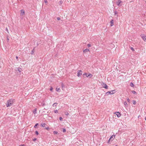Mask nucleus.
Returning a JSON list of instances; mask_svg holds the SVG:
<instances>
[{
    "mask_svg": "<svg viewBox=\"0 0 146 146\" xmlns=\"http://www.w3.org/2000/svg\"><path fill=\"white\" fill-rule=\"evenodd\" d=\"M15 101V100L13 99H11L8 100L6 104V106L7 107H8L9 106H11L13 103Z\"/></svg>",
    "mask_w": 146,
    "mask_h": 146,
    "instance_id": "nucleus-1",
    "label": "nucleus"
},
{
    "mask_svg": "<svg viewBox=\"0 0 146 146\" xmlns=\"http://www.w3.org/2000/svg\"><path fill=\"white\" fill-rule=\"evenodd\" d=\"M115 93V90H112L111 91H108L106 93V94L107 96L109 94H114Z\"/></svg>",
    "mask_w": 146,
    "mask_h": 146,
    "instance_id": "nucleus-2",
    "label": "nucleus"
},
{
    "mask_svg": "<svg viewBox=\"0 0 146 146\" xmlns=\"http://www.w3.org/2000/svg\"><path fill=\"white\" fill-rule=\"evenodd\" d=\"M83 75H85L86 76V77H89L90 78H91L92 76V75L91 74H88L86 73L84 74Z\"/></svg>",
    "mask_w": 146,
    "mask_h": 146,
    "instance_id": "nucleus-3",
    "label": "nucleus"
},
{
    "mask_svg": "<svg viewBox=\"0 0 146 146\" xmlns=\"http://www.w3.org/2000/svg\"><path fill=\"white\" fill-rule=\"evenodd\" d=\"M122 3V2L120 0H119L118 1L116 2L117 5L119 7H120L121 5V3Z\"/></svg>",
    "mask_w": 146,
    "mask_h": 146,
    "instance_id": "nucleus-4",
    "label": "nucleus"
},
{
    "mask_svg": "<svg viewBox=\"0 0 146 146\" xmlns=\"http://www.w3.org/2000/svg\"><path fill=\"white\" fill-rule=\"evenodd\" d=\"M82 71L81 70H79L78 71V72L77 73V76L78 77H80V76L82 75Z\"/></svg>",
    "mask_w": 146,
    "mask_h": 146,
    "instance_id": "nucleus-5",
    "label": "nucleus"
},
{
    "mask_svg": "<svg viewBox=\"0 0 146 146\" xmlns=\"http://www.w3.org/2000/svg\"><path fill=\"white\" fill-rule=\"evenodd\" d=\"M115 138V135H112L111 136L108 140V142H109L110 140L112 141Z\"/></svg>",
    "mask_w": 146,
    "mask_h": 146,
    "instance_id": "nucleus-6",
    "label": "nucleus"
},
{
    "mask_svg": "<svg viewBox=\"0 0 146 146\" xmlns=\"http://www.w3.org/2000/svg\"><path fill=\"white\" fill-rule=\"evenodd\" d=\"M116 114L118 117H119L121 116V114L119 112H117L115 113Z\"/></svg>",
    "mask_w": 146,
    "mask_h": 146,
    "instance_id": "nucleus-7",
    "label": "nucleus"
},
{
    "mask_svg": "<svg viewBox=\"0 0 146 146\" xmlns=\"http://www.w3.org/2000/svg\"><path fill=\"white\" fill-rule=\"evenodd\" d=\"M141 37L144 41H146V36L144 35H141Z\"/></svg>",
    "mask_w": 146,
    "mask_h": 146,
    "instance_id": "nucleus-8",
    "label": "nucleus"
},
{
    "mask_svg": "<svg viewBox=\"0 0 146 146\" xmlns=\"http://www.w3.org/2000/svg\"><path fill=\"white\" fill-rule=\"evenodd\" d=\"M25 11L23 10H21V15H24L25 14Z\"/></svg>",
    "mask_w": 146,
    "mask_h": 146,
    "instance_id": "nucleus-9",
    "label": "nucleus"
},
{
    "mask_svg": "<svg viewBox=\"0 0 146 146\" xmlns=\"http://www.w3.org/2000/svg\"><path fill=\"white\" fill-rule=\"evenodd\" d=\"M103 87L106 89H107L108 88V86L106 84H104Z\"/></svg>",
    "mask_w": 146,
    "mask_h": 146,
    "instance_id": "nucleus-10",
    "label": "nucleus"
},
{
    "mask_svg": "<svg viewBox=\"0 0 146 146\" xmlns=\"http://www.w3.org/2000/svg\"><path fill=\"white\" fill-rule=\"evenodd\" d=\"M110 23H111V26H112L113 25V20H111L110 21Z\"/></svg>",
    "mask_w": 146,
    "mask_h": 146,
    "instance_id": "nucleus-11",
    "label": "nucleus"
},
{
    "mask_svg": "<svg viewBox=\"0 0 146 146\" xmlns=\"http://www.w3.org/2000/svg\"><path fill=\"white\" fill-rule=\"evenodd\" d=\"M124 104L125 107H128V104L126 102H125L124 103Z\"/></svg>",
    "mask_w": 146,
    "mask_h": 146,
    "instance_id": "nucleus-12",
    "label": "nucleus"
},
{
    "mask_svg": "<svg viewBox=\"0 0 146 146\" xmlns=\"http://www.w3.org/2000/svg\"><path fill=\"white\" fill-rule=\"evenodd\" d=\"M89 51V50L88 49H86L83 51L84 52H86Z\"/></svg>",
    "mask_w": 146,
    "mask_h": 146,
    "instance_id": "nucleus-13",
    "label": "nucleus"
},
{
    "mask_svg": "<svg viewBox=\"0 0 146 146\" xmlns=\"http://www.w3.org/2000/svg\"><path fill=\"white\" fill-rule=\"evenodd\" d=\"M57 103H54L53 104V107H56V106L57 105Z\"/></svg>",
    "mask_w": 146,
    "mask_h": 146,
    "instance_id": "nucleus-14",
    "label": "nucleus"
},
{
    "mask_svg": "<svg viewBox=\"0 0 146 146\" xmlns=\"http://www.w3.org/2000/svg\"><path fill=\"white\" fill-rule=\"evenodd\" d=\"M21 69L20 68H17V70L19 71L20 72H21Z\"/></svg>",
    "mask_w": 146,
    "mask_h": 146,
    "instance_id": "nucleus-15",
    "label": "nucleus"
},
{
    "mask_svg": "<svg viewBox=\"0 0 146 146\" xmlns=\"http://www.w3.org/2000/svg\"><path fill=\"white\" fill-rule=\"evenodd\" d=\"M33 113L34 114H35L36 113V109H35L33 110Z\"/></svg>",
    "mask_w": 146,
    "mask_h": 146,
    "instance_id": "nucleus-16",
    "label": "nucleus"
},
{
    "mask_svg": "<svg viewBox=\"0 0 146 146\" xmlns=\"http://www.w3.org/2000/svg\"><path fill=\"white\" fill-rule=\"evenodd\" d=\"M56 90L57 92H60V89L59 88H56Z\"/></svg>",
    "mask_w": 146,
    "mask_h": 146,
    "instance_id": "nucleus-17",
    "label": "nucleus"
},
{
    "mask_svg": "<svg viewBox=\"0 0 146 146\" xmlns=\"http://www.w3.org/2000/svg\"><path fill=\"white\" fill-rule=\"evenodd\" d=\"M130 86L131 87H133L134 86V85L132 82H131L130 84Z\"/></svg>",
    "mask_w": 146,
    "mask_h": 146,
    "instance_id": "nucleus-18",
    "label": "nucleus"
},
{
    "mask_svg": "<svg viewBox=\"0 0 146 146\" xmlns=\"http://www.w3.org/2000/svg\"><path fill=\"white\" fill-rule=\"evenodd\" d=\"M46 124L45 123L41 124V126L43 127H44Z\"/></svg>",
    "mask_w": 146,
    "mask_h": 146,
    "instance_id": "nucleus-19",
    "label": "nucleus"
},
{
    "mask_svg": "<svg viewBox=\"0 0 146 146\" xmlns=\"http://www.w3.org/2000/svg\"><path fill=\"white\" fill-rule=\"evenodd\" d=\"M38 125V123H36L35 124V125L34 126V127L35 128H36V126H37V125Z\"/></svg>",
    "mask_w": 146,
    "mask_h": 146,
    "instance_id": "nucleus-20",
    "label": "nucleus"
},
{
    "mask_svg": "<svg viewBox=\"0 0 146 146\" xmlns=\"http://www.w3.org/2000/svg\"><path fill=\"white\" fill-rule=\"evenodd\" d=\"M133 104H134V105L135 104H136V102L135 100H133Z\"/></svg>",
    "mask_w": 146,
    "mask_h": 146,
    "instance_id": "nucleus-21",
    "label": "nucleus"
},
{
    "mask_svg": "<svg viewBox=\"0 0 146 146\" xmlns=\"http://www.w3.org/2000/svg\"><path fill=\"white\" fill-rule=\"evenodd\" d=\"M54 111L55 113H58V111L57 110H56Z\"/></svg>",
    "mask_w": 146,
    "mask_h": 146,
    "instance_id": "nucleus-22",
    "label": "nucleus"
},
{
    "mask_svg": "<svg viewBox=\"0 0 146 146\" xmlns=\"http://www.w3.org/2000/svg\"><path fill=\"white\" fill-rule=\"evenodd\" d=\"M62 131L63 132H64V133L65 132H66V129H63Z\"/></svg>",
    "mask_w": 146,
    "mask_h": 146,
    "instance_id": "nucleus-23",
    "label": "nucleus"
},
{
    "mask_svg": "<svg viewBox=\"0 0 146 146\" xmlns=\"http://www.w3.org/2000/svg\"><path fill=\"white\" fill-rule=\"evenodd\" d=\"M54 134H56L58 132L56 131H54L53 132Z\"/></svg>",
    "mask_w": 146,
    "mask_h": 146,
    "instance_id": "nucleus-24",
    "label": "nucleus"
},
{
    "mask_svg": "<svg viewBox=\"0 0 146 146\" xmlns=\"http://www.w3.org/2000/svg\"><path fill=\"white\" fill-rule=\"evenodd\" d=\"M62 117H59V119L60 120V121H62Z\"/></svg>",
    "mask_w": 146,
    "mask_h": 146,
    "instance_id": "nucleus-25",
    "label": "nucleus"
},
{
    "mask_svg": "<svg viewBox=\"0 0 146 146\" xmlns=\"http://www.w3.org/2000/svg\"><path fill=\"white\" fill-rule=\"evenodd\" d=\"M35 133L36 135H38V132L37 131H35Z\"/></svg>",
    "mask_w": 146,
    "mask_h": 146,
    "instance_id": "nucleus-26",
    "label": "nucleus"
},
{
    "mask_svg": "<svg viewBox=\"0 0 146 146\" xmlns=\"http://www.w3.org/2000/svg\"><path fill=\"white\" fill-rule=\"evenodd\" d=\"M87 46L88 47H90L91 46V45L90 44H87Z\"/></svg>",
    "mask_w": 146,
    "mask_h": 146,
    "instance_id": "nucleus-27",
    "label": "nucleus"
},
{
    "mask_svg": "<svg viewBox=\"0 0 146 146\" xmlns=\"http://www.w3.org/2000/svg\"><path fill=\"white\" fill-rule=\"evenodd\" d=\"M127 102H129V103L130 102V100H129V98H128L127 99Z\"/></svg>",
    "mask_w": 146,
    "mask_h": 146,
    "instance_id": "nucleus-28",
    "label": "nucleus"
},
{
    "mask_svg": "<svg viewBox=\"0 0 146 146\" xmlns=\"http://www.w3.org/2000/svg\"><path fill=\"white\" fill-rule=\"evenodd\" d=\"M131 49L133 51L134 50V48L133 47H131Z\"/></svg>",
    "mask_w": 146,
    "mask_h": 146,
    "instance_id": "nucleus-29",
    "label": "nucleus"
},
{
    "mask_svg": "<svg viewBox=\"0 0 146 146\" xmlns=\"http://www.w3.org/2000/svg\"><path fill=\"white\" fill-rule=\"evenodd\" d=\"M44 1L46 3H48V2L47 1V0H44Z\"/></svg>",
    "mask_w": 146,
    "mask_h": 146,
    "instance_id": "nucleus-30",
    "label": "nucleus"
},
{
    "mask_svg": "<svg viewBox=\"0 0 146 146\" xmlns=\"http://www.w3.org/2000/svg\"><path fill=\"white\" fill-rule=\"evenodd\" d=\"M132 92L134 94H135L136 93V92L135 91H132Z\"/></svg>",
    "mask_w": 146,
    "mask_h": 146,
    "instance_id": "nucleus-31",
    "label": "nucleus"
},
{
    "mask_svg": "<svg viewBox=\"0 0 146 146\" xmlns=\"http://www.w3.org/2000/svg\"><path fill=\"white\" fill-rule=\"evenodd\" d=\"M52 90H53V88L52 87H51L50 89V90L51 91H52Z\"/></svg>",
    "mask_w": 146,
    "mask_h": 146,
    "instance_id": "nucleus-32",
    "label": "nucleus"
},
{
    "mask_svg": "<svg viewBox=\"0 0 146 146\" xmlns=\"http://www.w3.org/2000/svg\"><path fill=\"white\" fill-rule=\"evenodd\" d=\"M57 20H60V18L59 17H58L57 18Z\"/></svg>",
    "mask_w": 146,
    "mask_h": 146,
    "instance_id": "nucleus-33",
    "label": "nucleus"
},
{
    "mask_svg": "<svg viewBox=\"0 0 146 146\" xmlns=\"http://www.w3.org/2000/svg\"><path fill=\"white\" fill-rule=\"evenodd\" d=\"M62 88L64 87V84H62Z\"/></svg>",
    "mask_w": 146,
    "mask_h": 146,
    "instance_id": "nucleus-34",
    "label": "nucleus"
},
{
    "mask_svg": "<svg viewBox=\"0 0 146 146\" xmlns=\"http://www.w3.org/2000/svg\"><path fill=\"white\" fill-rule=\"evenodd\" d=\"M47 130H49V128L48 127H47L46 128Z\"/></svg>",
    "mask_w": 146,
    "mask_h": 146,
    "instance_id": "nucleus-35",
    "label": "nucleus"
},
{
    "mask_svg": "<svg viewBox=\"0 0 146 146\" xmlns=\"http://www.w3.org/2000/svg\"><path fill=\"white\" fill-rule=\"evenodd\" d=\"M9 41V38H7V42H8Z\"/></svg>",
    "mask_w": 146,
    "mask_h": 146,
    "instance_id": "nucleus-36",
    "label": "nucleus"
},
{
    "mask_svg": "<svg viewBox=\"0 0 146 146\" xmlns=\"http://www.w3.org/2000/svg\"><path fill=\"white\" fill-rule=\"evenodd\" d=\"M62 1H61L60 2V4H62Z\"/></svg>",
    "mask_w": 146,
    "mask_h": 146,
    "instance_id": "nucleus-37",
    "label": "nucleus"
},
{
    "mask_svg": "<svg viewBox=\"0 0 146 146\" xmlns=\"http://www.w3.org/2000/svg\"><path fill=\"white\" fill-rule=\"evenodd\" d=\"M33 50H32V51H31V54H33Z\"/></svg>",
    "mask_w": 146,
    "mask_h": 146,
    "instance_id": "nucleus-38",
    "label": "nucleus"
},
{
    "mask_svg": "<svg viewBox=\"0 0 146 146\" xmlns=\"http://www.w3.org/2000/svg\"><path fill=\"white\" fill-rule=\"evenodd\" d=\"M36 139V138H35V139H33V141H35Z\"/></svg>",
    "mask_w": 146,
    "mask_h": 146,
    "instance_id": "nucleus-39",
    "label": "nucleus"
},
{
    "mask_svg": "<svg viewBox=\"0 0 146 146\" xmlns=\"http://www.w3.org/2000/svg\"><path fill=\"white\" fill-rule=\"evenodd\" d=\"M20 146H24V144H22V145H21Z\"/></svg>",
    "mask_w": 146,
    "mask_h": 146,
    "instance_id": "nucleus-40",
    "label": "nucleus"
},
{
    "mask_svg": "<svg viewBox=\"0 0 146 146\" xmlns=\"http://www.w3.org/2000/svg\"><path fill=\"white\" fill-rule=\"evenodd\" d=\"M16 59H17L18 58V56H16Z\"/></svg>",
    "mask_w": 146,
    "mask_h": 146,
    "instance_id": "nucleus-41",
    "label": "nucleus"
},
{
    "mask_svg": "<svg viewBox=\"0 0 146 146\" xmlns=\"http://www.w3.org/2000/svg\"><path fill=\"white\" fill-rule=\"evenodd\" d=\"M6 30H7V31H8V29L7 28H6Z\"/></svg>",
    "mask_w": 146,
    "mask_h": 146,
    "instance_id": "nucleus-42",
    "label": "nucleus"
},
{
    "mask_svg": "<svg viewBox=\"0 0 146 146\" xmlns=\"http://www.w3.org/2000/svg\"><path fill=\"white\" fill-rule=\"evenodd\" d=\"M145 120H146V116L145 117Z\"/></svg>",
    "mask_w": 146,
    "mask_h": 146,
    "instance_id": "nucleus-43",
    "label": "nucleus"
},
{
    "mask_svg": "<svg viewBox=\"0 0 146 146\" xmlns=\"http://www.w3.org/2000/svg\"><path fill=\"white\" fill-rule=\"evenodd\" d=\"M68 113H67V115H68Z\"/></svg>",
    "mask_w": 146,
    "mask_h": 146,
    "instance_id": "nucleus-44",
    "label": "nucleus"
},
{
    "mask_svg": "<svg viewBox=\"0 0 146 146\" xmlns=\"http://www.w3.org/2000/svg\"><path fill=\"white\" fill-rule=\"evenodd\" d=\"M68 113H67V115H68Z\"/></svg>",
    "mask_w": 146,
    "mask_h": 146,
    "instance_id": "nucleus-45",
    "label": "nucleus"
},
{
    "mask_svg": "<svg viewBox=\"0 0 146 146\" xmlns=\"http://www.w3.org/2000/svg\"><path fill=\"white\" fill-rule=\"evenodd\" d=\"M68 113H67V115H68Z\"/></svg>",
    "mask_w": 146,
    "mask_h": 146,
    "instance_id": "nucleus-46",
    "label": "nucleus"
},
{
    "mask_svg": "<svg viewBox=\"0 0 146 146\" xmlns=\"http://www.w3.org/2000/svg\"><path fill=\"white\" fill-rule=\"evenodd\" d=\"M115 146H117V145H115Z\"/></svg>",
    "mask_w": 146,
    "mask_h": 146,
    "instance_id": "nucleus-47",
    "label": "nucleus"
}]
</instances>
